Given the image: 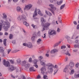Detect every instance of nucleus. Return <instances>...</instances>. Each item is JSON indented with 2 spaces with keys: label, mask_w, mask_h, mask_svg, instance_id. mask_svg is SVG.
Here are the masks:
<instances>
[{
  "label": "nucleus",
  "mask_w": 79,
  "mask_h": 79,
  "mask_svg": "<svg viewBox=\"0 0 79 79\" xmlns=\"http://www.w3.org/2000/svg\"><path fill=\"white\" fill-rule=\"evenodd\" d=\"M46 66L48 67V72L49 73H52L54 70V75H55L58 71V66L57 65H55L54 66V65L52 63H49L46 64Z\"/></svg>",
  "instance_id": "obj_1"
},
{
  "label": "nucleus",
  "mask_w": 79,
  "mask_h": 79,
  "mask_svg": "<svg viewBox=\"0 0 79 79\" xmlns=\"http://www.w3.org/2000/svg\"><path fill=\"white\" fill-rule=\"evenodd\" d=\"M1 23H0V31H2V28L4 29L5 32L8 31V28L10 27V23L8 21H4L3 20H1Z\"/></svg>",
  "instance_id": "obj_2"
},
{
  "label": "nucleus",
  "mask_w": 79,
  "mask_h": 79,
  "mask_svg": "<svg viewBox=\"0 0 79 79\" xmlns=\"http://www.w3.org/2000/svg\"><path fill=\"white\" fill-rule=\"evenodd\" d=\"M3 64L6 67H8V70L9 71L11 72L13 71H14L15 69V67L13 65H10V63L8 61H6L5 60H3Z\"/></svg>",
  "instance_id": "obj_3"
},
{
  "label": "nucleus",
  "mask_w": 79,
  "mask_h": 79,
  "mask_svg": "<svg viewBox=\"0 0 79 79\" xmlns=\"http://www.w3.org/2000/svg\"><path fill=\"white\" fill-rule=\"evenodd\" d=\"M35 9L36 10H35L33 14V17H35L36 16H37V13L40 15L41 16H43V14H42L40 10L39 9H37V8H36Z\"/></svg>",
  "instance_id": "obj_4"
},
{
  "label": "nucleus",
  "mask_w": 79,
  "mask_h": 79,
  "mask_svg": "<svg viewBox=\"0 0 79 79\" xmlns=\"http://www.w3.org/2000/svg\"><path fill=\"white\" fill-rule=\"evenodd\" d=\"M49 6L51 8V9H50V11L52 12V13L55 15V12L54 11H55L56 10V8L54 6V5L52 4H50L49 5Z\"/></svg>",
  "instance_id": "obj_5"
},
{
  "label": "nucleus",
  "mask_w": 79,
  "mask_h": 79,
  "mask_svg": "<svg viewBox=\"0 0 79 79\" xmlns=\"http://www.w3.org/2000/svg\"><path fill=\"white\" fill-rule=\"evenodd\" d=\"M17 19L19 21H21L22 19L23 21H26L27 19L25 15H19L17 18Z\"/></svg>",
  "instance_id": "obj_6"
},
{
  "label": "nucleus",
  "mask_w": 79,
  "mask_h": 79,
  "mask_svg": "<svg viewBox=\"0 0 79 79\" xmlns=\"http://www.w3.org/2000/svg\"><path fill=\"white\" fill-rule=\"evenodd\" d=\"M51 24V23H47L45 24H44V27L43 28V31H44V30H47V29H48L49 28V27L50 26Z\"/></svg>",
  "instance_id": "obj_7"
},
{
  "label": "nucleus",
  "mask_w": 79,
  "mask_h": 79,
  "mask_svg": "<svg viewBox=\"0 0 79 79\" xmlns=\"http://www.w3.org/2000/svg\"><path fill=\"white\" fill-rule=\"evenodd\" d=\"M32 7V5L31 4H28L25 6L24 10H29Z\"/></svg>",
  "instance_id": "obj_8"
},
{
  "label": "nucleus",
  "mask_w": 79,
  "mask_h": 79,
  "mask_svg": "<svg viewBox=\"0 0 79 79\" xmlns=\"http://www.w3.org/2000/svg\"><path fill=\"white\" fill-rule=\"evenodd\" d=\"M40 70L41 71V73L44 75L45 72H46V71H47V69H46V68H45V67H43L41 68Z\"/></svg>",
  "instance_id": "obj_9"
},
{
  "label": "nucleus",
  "mask_w": 79,
  "mask_h": 79,
  "mask_svg": "<svg viewBox=\"0 0 79 79\" xmlns=\"http://www.w3.org/2000/svg\"><path fill=\"white\" fill-rule=\"evenodd\" d=\"M69 65H66L63 70V72H64V73H68V69H69Z\"/></svg>",
  "instance_id": "obj_10"
},
{
  "label": "nucleus",
  "mask_w": 79,
  "mask_h": 79,
  "mask_svg": "<svg viewBox=\"0 0 79 79\" xmlns=\"http://www.w3.org/2000/svg\"><path fill=\"white\" fill-rule=\"evenodd\" d=\"M17 12H21L22 13H23V11L22 10V9L19 6H17Z\"/></svg>",
  "instance_id": "obj_11"
},
{
  "label": "nucleus",
  "mask_w": 79,
  "mask_h": 79,
  "mask_svg": "<svg viewBox=\"0 0 79 79\" xmlns=\"http://www.w3.org/2000/svg\"><path fill=\"white\" fill-rule=\"evenodd\" d=\"M41 25L42 26H44V23L46 22V20L44 19L43 17H41Z\"/></svg>",
  "instance_id": "obj_12"
},
{
  "label": "nucleus",
  "mask_w": 79,
  "mask_h": 79,
  "mask_svg": "<svg viewBox=\"0 0 79 79\" xmlns=\"http://www.w3.org/2000/svg\"><path fill=\"white\" fill-rule=\"evenodd\" d=\"M49 35H55L56 34V32L54 30L51 31L49 32Z\"/></svg>",
  "instance_id": "obj_13"
},
{
  "label": "nucleus",
  "mask_w": 79,
  "mask_h": 79,
  "mask_svg": "<svg viewBox=\"0 0 79 79\" xmlns=\"http://www.w3.org/2000/svg\"><path fill=\"white\" fill-rule=\"evenodd\" d=\"M74 63L73 61H71L70 62L69 64V66L71 68H73V67H74Z\"/></svg>",
  "instance_id": "obj_14"
},
{
  "label": "nucleus",
  "mask_w": 79,
  "mask_h": 79,
  "mask_svg": "<svg viewBox=\"0 0 79 79\" xmlns=\"http://www.w3.org/2000/svg\"><path fill=\"white\" fill-rule=\"evenodd\" d=\"M58 50L56 49H54L52 50L51 52V53H55L56 52H58Z\"/></svg>",
  "instance_id": "obj_15"
},
{
  "label": "nucleus",
  "mask_w": 79,
  "mask_h": 79,
  "mask_svg": "<svg viewBox=\"0 0 79 79\" xmlns=\"http://www.w3.org/2000/svg\"><path fill=\"white\" fill-rule=\"evenodd\" d=\"M27 47L30 48H32V43H28Z\"/></svg>",
  "instance_id": "obj_16"
},
{
  "label": "nucleus",
  "mask_w": 79,
  "mask_h": 79,
  "mask_svg": "<svg viewBox=\"0 0 79 79\" xmlns=\"http://www.w3.org/2000/svg\"><path fill=\"white\" fill-rule=\"evenodd\" d=\"M4 52V48L2 47H0V53Z\"/></svg>",
  "instance_id": "obj_17"
},
{
  "label": "nucleus",
  "mask_w": 79,
  "mask_h": 79,
  "mask_svg": "<svg viewBox=\"0 0 79 79\" xmlns=\"http://www.w3.org/2000/svg\"><path fill=\"white\" fill-rule=\"evenodd\" d=\"M61 44V41H60L58 43H56V44H54V47H57V46H58L59 45Z\"/></svg>",
  "instance_id": "obj_18"
},
{
  "label": "nucleus",
  "mask_w": 79,
  "mask_h": 79,
  "mask_svg": "<svg viewBox=\"0 0 79 79\" xmlns=\"http://www.w3.org/2000/svg\"><path fill=\"white\" fill-rule=\"evenodd\" d=\"M41 42H42V39H39L37 41V44H38V45L40 44Z\"/></svg>",
  "instance_id": "obj_19"
},
{
  "label": "nucleus",
  "mask_w": 79,
  "mask_h": 79,
  "mask_svg": "<svg viewBox=\"0 0 79 79\" xmlns=\"http://www.w3.org/2000/svg\"><path fill=\"white\" fill-rule=\"evenodd\" d=\"M36 37V35H33L31 37V39L32 41H34L35 40V37Z\"/></svg>",
  "instance_id": "obj_20"
},
{
  "label": "nucleus",
  "mask_w": 79,
  "mask_h": 79,
  "mask_svg": "<svg viewBox=\"0 0 79 79\" xmlns=\"http://www.w3.org/2000/svg\"><path fill=\"white\" fill-rule=\"evenodd\" d=\"M26 64V61L25 60L22 61L21 63L22 66H24Z\"/></svg>",
  "instance_id": "obj_21"
},
{
  "label": "nucleus",
  "mask_w": 79,
  "mask_h": 79,
  "mask_svg": "<svg viewBox=\"0 0 79 79\" xmlns=\"http://www.w3.org/2000/svg\"><path fill=\"white\" fill-rule=\"evenodd\" d=\"M29 71H30L32 72L35 71V70H34L33 67H31L30 68Z\"/></svg>",
  "instance_id": "obj_22"
},
{
  "label": "nucleus",
  "mask_w": 79,
  "mask_h": 79,
  "mask_svg": "<svg viewBox=\"0 0 79 79\" xmlns=\"http://www.w3.org/2000/svg\"><path fill=\"white\" fill-rule=\"evenodd\" d=\"M3 44L5 46H6V39H4L3 40Z\"/></svg>",
  "instance_id": "obj_23"
},
{
  "label": "nucleus",
  "mask_w": 79,
  "mask_h": 79,
  "mask_svg": "<svg viewBox=\"0 0 79 79\" xmlns=\"http://www.w3.org/2000/svg\"><path fill=\"white\" fill-rule=\"evenodd\" d=\"M74 73V70L72 69L71 70V72L69 73V74L70 75H72V74H73Z\"/></svg>",
  "instance_id": "obj_24"
},
{
  "label": "nucleus",
  "mask_w": 79,
  "mask_h": 79,
  "mask_svg": "<svg viewBox=\"0 0 79 79\" xmlns=\"http://www.w3.org/2000/svg\"><path fill=\"white\" fill-rule=\"evenodd\" d=\"M74 77L75 78H79V74H75L74 75Z\"/></svg>",
  "instance_id": "obj_25"
},
{
  "label": "nucleus",
  "mask_w": 79,
  "mask_h": 79,
  "mask_svg": "<svg viewBox=\"0 0 79 79\" xmlns=\"http://www.w3.org/2000/svg\"><path fill=\"white\" fill-rule=\"evenodd\" d=\"M43 79H48V76L46 75H44L43 76Z\"/></svg>",
  "instance_id": "obj_26"
},
{
  "label": "nucleus",
  "mask_w": 79,
  "mask_h": 79,
  "mask_svg": "<svg viewBox=\"0 0 79 79\" xmlns=\"http://www.w3.org/2000/svg\"><path fill=\"white\" fill-rule=\"evenodd\" d=\"M25 67V68H29V66H30V64H25V66H24Z\"/></svg>",
  "instance_id": "obj_27"
},
{
  "label": "nucleus",
  "mask_w": 79,
  "mask_h": 79,
  "mask_svg": "<svg viewBox=\"0 0 79 79\" xmlns=\"http://www.w3.org/2000/svg\"><path fill=\"white\" fill-rule=\"evenodd\" d=\"M37 62H38V60L37 59H35L33 60V63L35 64H37Z\"/></svg>",
  "instance_id": "obj_28"
},
{
  "label": "nucleus",
  "mask_w": 79,
  "mask_h": 79,
  "mask_svg": "<svg viewBox=\"0 0 79 79\" xmlns=\"http://www.w3.org/2000/svg\"><path fill=\"white\" fill-rule=\"evenodd\" d=\"M65 4H64L62 5H61L60 7V10H63V8H64V7L65 6Z\"/></svg>",
  "instance_id": "obj_29"
},
{
  "label": "nucleus",
  "mask_w": 79,
  "mask_h": 79,
  "mask_svg": "<svg viewBox=\"0 0 79 79\" xmlns=\"http://www.w3.org/2000/svg\"><path fill=\"white\" fill-rule=\"evenodd\" d=\"M23 24L24 25L26 26H29V23H27V22L26 21L23 22Z\"/></svg>",
  "instance_id": "obj_30"
},
{
  "label": "nucleus",
  "mask_w": 79,
  "mask_h": 79,
  "mask_svg": "<svg viewBox=\"0 0 79 79\" xmlns=\"http://www.w3.org/2000/svg\"><path fill=\"white\" fill-rule=\"evenodd\" d=\"M63 3V1H60V2H58L57 3V5H60L61 4Z\"/></svg>",
  "instance_id": "obj_31"
},
{
  "label": "nucleus",
  "mask_w": 79,
  "mask_h": 79,
  "mask_svg": "<svg viewBox=\"0 0 79 79\" xmlns=\"http://www.w3.org/2000/svg\"><path fill=\"white\" fill-rule=\"evenodd\" d=\"M13 35L11 34H10L9 36L10 39H13Z\"/></svg>",
  "instance_id": "obj_32"
},
{
  "label": "nucleus",
  "mask_w": 79,
  "mask_h": 79,
  "mask_svg": "<svg viewBox=\"0 0 79 79\" xmlns=\"http://www.w3.org/2000/svg\"><path fill=\"white\" fill-rule=\"evenodd\" d=\"M74 47L75 48H79V43H78L77 45H74Z\"/></svg>",
  "instance_id": "obj_33"
},
{
  "label": "nucleus",
  "mask_w": 79,
  "mask_h": 79,
  "mask_svg": "<svg viewBox=\"0 0 79 79\" xmlns=\"http://www.w3.org/2000/svg\"><path fill=\"white\" fill-rule=\"evenodd\" d=\"M40 63L41 65H42V66H45V63L42 61H41Z\"/></svg>",
  "instance_id": "obj_34"
},
{
  "label": "nucleus",
  "mask_w": 79,
  "mask_h": 79,
  "mask_svg": "<svg viewBox=\"0 0 79 79\" xmlns=\"http://www.w3.org/2000/svg\"><path fill=\"white\" fill-rule=\"evenodd\" d=\"M31 26L33 27L34 29H35L37 27V26L36 25H34V24H31Z\"/></svg>",
  "instance_id": "obj_35"
},
{
  "label": "nucleus",
  "mask_w": 79,
  "mask_h": 79,
  "mask_svg": "<svg viewBox=\"0 0 79 79\" xmlns=\"http://www.w3.org/2000/svg\"><path fill=\"white\" fill-rule=\"evenodd\" d=\"M58 20L59 21V23H62V21H61V19H60V17H58Z\"/></svg>",
  "instance_id": "obj_36"
},
{
  "label": "nucleus",
  "mask_w": 79,
  "mask_h": 79,
  "mask_svg": "<svg viewBox=\"0 0 79 79\" xmlns=\"http://www.w3.org/2000/svg\"><path fill=\"white\" fill-rule=\"evenodd\" d=\"M39 59L41 61V60L43 59V56H40L39 57Z\"/></svg>",
  "instance_id": "obj_37"
},
{
  "label": "nucleus",
  "mask_w": 79,
  "mask_h": 79,
  "mask_svg": "<svg viewBox=\"0 0 79 79\" xmlns=\"http://www.w3.org/2000/svg\"><path fill=\"white\" fill-rule=\"evenodd\" d=\"M28 45V44L27 43H23V46H25V47H27V45Z\"/></svg>",
  "instance_id": "obj_38"
},
{
  "label": "nucleus",
  "mask_w": 79,
  "mask_h": 79,
  "mask_svg": "<svg viewBox=\"0 0 79 79\" xmlns=\"http://www.w3.org/2000/svg\"><path fill=\"white\" fill-rule=\"evenodd\" d=\"M48 15L49 16H52V14L50 12H48Z\"/></svg>",
  "instance_id": "obj_39"
},
{
  "label": "nucleus",
  "mask_w": 79,
  "mask_h": 79,
  "mask_svg": "<svg viewBox=\"0 0 79 79\" xmlns=\"http://www.w3.org/2000/svg\"><path fill=\"white\" fill-rule=\"evenodd\" d=\"M67 40L68 41V42H69V44H72V43H73V42L72 41L69 40Z\"/></svg>",
  "instance_id": "obj_40"
},
{
  "label": "nucleus",
  "mask_w": 79,
  "mask_h": 79,
  "mask_svg": "<svg viewBox=\"0 0 79 79\" xmlns=\"http://www.w3.org/2000/svg\"><path fill=\"white\" fill-rule=\"evenodd\" d=\"M41 35V33H40V31H39L37 33V35L39 36L40 35Z\"/></svg>",
  "instance_id": "obj_41"
},
{
  "label": "nucleus",
  "mask_w": 79,
  "mask_h": 79,
  "mask_svg": "<svg viewBox=\"0 0 79 79\" xmlns=\"http://www.w3.org/2000/svg\"><path fill=\"white\" fill-rule=\"evenodd\" d=\"M10 76L12 78H13V79H15V77L13 75V74H11Z\"/></svg>",
  "instance_id": "obj_42"
},
{
  "label": "nucleus",
  "mask_w": 79,
  "mask_h": 79,
  "mask_svg": "<svg viewBox=\"0 0 79 79\" xmlns=\"http://www.w3.org/2000/svg\"><path fill=\"white\" fill-rule=\"evenodd\" d=\"M65 37L67 39V40H69V39H70V37L68 35L66 36Z\"/></svg>",
  "instance_id": "obj_43"
},
{
  "label": "nucleus",
  "mask_w": 79,
  "mask_h": 79,
  "mask_svg": "<svg viewBox=\"0 0 79 79\" xmlns=\"http://www.w3.org/2000/svg\"><path fill=\"white\" fill-rule=\"evenodd\" d=\"M3 15L5 18H7V16H6V15L5 14H3Z\"/></svg>",
  "instance_id": "obj_44"
},
{
  "label": "nucleus",
  "mask_w": 79,
  "mask_h": 79,
  "mask_svg": "<svg viewBox=\"0 0 79 79\" xmlns=\"http://www.w3.org/2000/svg\"><path fill=\"white\" fill-rule=\"evenodd\" d=\"M66 46H61V49H63V48H65Z\"/></svg>",
  "instance_id": "obj_45"
},
{
  "label": "nucleus",
  "mask_w": 79,
  "mask_h": 79,
  "mask_svg": "<svg viewBox=\"0 0 79 79\" xmlns=\"http://www.w3.org/2000/svg\"><path fill=\"white\" fill-rule=\"evenodd\" d=\"M79 66V63H77L75 64V67L76 68H78Z\"/></svg>",
  "instance_id": "obj_46"
},
{
  "label": "nucleus",
  "mask_w": 79,
  "mask_h": 79,
  "mask_svg": "<svg viewBox=\"0 0 79 79\" xmlns=\"http://www.w3.org/2000/svg\"><path fill=\"white\" fill-rule=\"evenodd\" d=\"M68 61V58L67 57H65V60H64L65 61Z\"/></svg>",
  "instance_id": "obj_47"
},
{
  "label": "nucleus",
  "mask_w": 79,
  "mask_h": 79,
  "mask_svg": "<svg viewBox=\"0 0 79 79\" xmlns=\"http://www.w3.org/2000/svg\"><path fill=\"white\" fill-rule=\"evenodd\" d=\"M45 34H44V35L42 36V37L44 39H45L46 38V35Z\"/></svg>",
  "instance_id": "obj_48"
},
{
  "label": "nucleus",
  "mask_w": 79,
  "mask_h": 79,
  "mask_svg": "<svg viewBox=\"0 0 79 79\" xmlns=\"http://www.w3.org/2000/svg\"><path fill=\"white\" fill-rule=\"evenodd\" d=\"M10 51H11V50L10 49H9L8 50H7L8 54H9V53L10 52Z\"/></svg>",
  "instance_id": "obj_49"
},
{
  "label": "nucleus",
  "mask_w": 79,
  "mask_h": 79,
  "mask_svg": "<svg viewBox=\"0 0 79 79\" xmlns=\"http://www.w3.org/2000/svg\"><path fill=\"white\" fill-rule=\"evenodd\" d=\"M29 62H30L31 63V62H32V58H29Z\"/></svg>",
  "instance_id": "obj_50"
},
{
  "label": "nucleus",
  "mask_w": 79,
  "mask_h": 79,
  "mask_svg": "<svg viewBox=\"0 0 79 79\" xmlns=\"http://www.w3.org/2000/svg\"><path fill=\"white\" fill-rule=\"evenodd\" d=\"M65 54L67 55H68L69 56H70L71 55L68 52L67 53H65Z\"/></svg>",
  "instance_id": "obj_51"
},
{
  "label": "nucleus",
  "mask_w": 79,
  "mask_h": 79,
  "mask_svg": "<svg viewBox=\"0 0 79 79\" xmlns=\"http://www.w3.org/2000/svg\"><path fill=\"white\" fill-rule=\"evenodd\" d=\"M57 31L58 32H60V29L59 28H58Z\"/></svg>",
  "instance_id": "obj_52"
},
{
  "label": "nucleus",
  "mask_w": 79,
  "mask_h": 79,
  "mask_svg": "<svg viewBox=\"0 0 79 79\" xmlns=\"http://www.w3.org/2000/svg\"><path fill=\"white\" fill-rule=\"evenodd\" d=\"M42 3V1H39V2H38V3L40 5L41 3Z\"/></svg>",
  "instance_id": "obj_53"
},
{
  "label": "nucleus",
  "mask_w": 79,
  "mask_h": 79,
  "mask_svg": "<svg viewBox=\"0 0 79 79\" xmlns=\"http://www.w3.org/2000/svg\"><path fill=\"white\" fill-rule=\"evenodd\" d=\"M67 46L68 48H71V46H70V45L69 44H67Z\"/></svg>",
  "instance_id": "obj_54"
},
{
  "label": "nucleus",
  "mask_w": 79,
  "mask_h": 79,
  "mask_svg": "<svg viewBox=\"0 0 79 79\" xmlns=\"http://www.w3.org/2000/svg\"><path fill=\"white\" fill-rule=\"evenodd\" d=\"M40 75H38L37 77V79H40Z\"/></svg>",
  "instance_id": "obj_55"
},
{
  "label": "nucleus",
  "mask_w": 79,
  "mask_h": 79,
  "mask_svg": "<svg viewBox=\"0 0 79 79\" xmlns=\"http://www.w3.org/2000/svg\"><path fill=\"white\" fill-rule=\"evenodd\" d=\"M10 62L12 64H14V62L13 60H10Z\"/></svg>",
  "instance_id": "obj_56"
},
{
  "label": "nucleus",
  "mask_w": 79,
  "mask_h": 79,
  "mask_svg": "<svg viewBox=\"0 0 79 79\" xmlns=\"http://www.w3.org/2000/svg\"><path fill=\"white\" fill-rule=\"evenodd\" d=\"M79 42V40H76L75 41V43H76L77 44Z\"/></svg>",
  "instance_id": "obj_57"
},
{
  "label": "nucleus",
  "mask_w": 79,
  "mask_h": 79,
  "mask_svg": "<svg viewBox=\"0 0 79 79\" xmlns=\"http://www.w3.org/2000/svg\"><path fill=\"white\" fill-rule=\"evenodd\" d=\"M17 63H18V64H20L21 60H19V62L17 61Z\"/></svg>",
  "instance_id": "obj_58"
},
{
  "label": "nucleus",
  "mask_w": 79,
  "mask_h": 79,
  "mask_svg": "<svg viewBox=\"0 0 79 79\" xmlns=\"http://www.w3.org/2000/svg\"><path fill=\"white\" fill-rule=\"evenodd\" d=\"M73 23H74V24H75L76 25V24H77V22L75 21H73Z\"/></svg>",
  "instance_id": "obj_59"
},
{
  "label": "nucleus",
  "mask_w": 79,
  "mask_h": 79,
  "mask_svg": "<svg viewBox=\"0 0 79 79\" xmlns=\"http://www.w3.org/2000/svg\"><path fill=\"white\" fill-rule=\"evenodd\" d=\"M13 0V2H17L18 1V0Z\"/></svg>",
  "instance_id": "obj_60"
},
{
  "label": "nucleus",
  "mask_w": 79,
  "mask_h": 79,
  "mask_svg": "<svg viewBox=\"0 0 79 79\" xmlns=\"http://www.w3.org/2000/svg\"><path fill=\"white\" fill-rule=\"evenodd\" d=\"M8 33H7L6 32H5V35H8Z\"/></svg>",
  "instance_id": "obj_61"
},
{
  "label": "nucleus",
  "mask_w": 79,
  "mask_h": 79,
  "mask_svg": "<svg viewBox=\"0 0 79 79\" xmlns=\"http://www.w3.org/2000/svg\"><path fill=\"white\" fill-rule=\"evenodd\" d=\"M73 52H77V49H75L73 50Z\"/></svg>",
  "instance_id": "obj_62"
},
{
  "label": "nucleus",
  "mask_w": 79,
  "mask_h": 79,
  "mask_svg": "<svg viewBox=\"0 0 79 79\" xmlns=\"http://www.w3.org/2000/svg\"><path fill=\"white\" fill-rule=\"evenodd\" d=\"M15 40H14L12 41V43L13 44H15Z\"/></svg>",
  "instance_id": "obj_63"
},
{
  "label": "nucleus",
  "mask_w": 79,
  "mask_h": 79,
  "mask_svg": "<svg viewBox=\"0 0 79 79\" xmlns=\"http://www.w3.org/2000/svg\"><path fill=\"white\" fill-rule=\"evenodd\" d=\"M77 29H79V25H78L77 27Z\"/></svg>",
  "instance_id": "obj_64"
}]
</instances>
